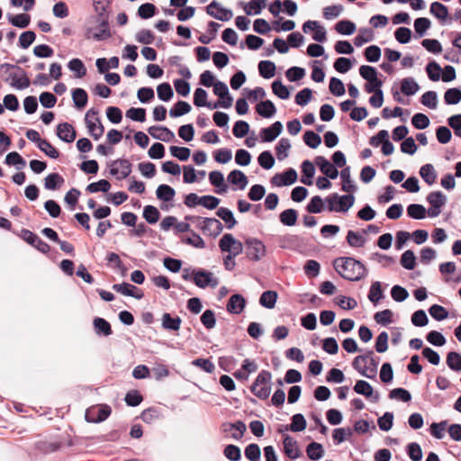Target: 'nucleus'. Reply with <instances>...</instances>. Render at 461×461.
Returning <instances> with one entry per match:
<instances>
[{
	"mask_svg": "<svg viewBox=\"0 0 461 461\" xmlns=\"http://www.w3.org/2000/svg\"><path fill=\"white\" fill-rule=\"evenodd\" d=\"M98 23L101 28L94 33H92V29H88L86 33V39L93 38L95 41H103L111 37L108 21L104 19Z\"/></svg>",
	"mask_w": 461,
	"mask_h": 461,
	"instance_id": "19",
	"label": "nucleus"
},
{
	"mask_svg": "<svg viewBox=\"0 0 461 461\" xmlns=\"http://www.w3.org/2000/svg\"><path fill=\"white\" fill-rule=\"evenodd\" d=\"M407 214L415 220H421L426 217V209L423 205L411 203L407 207Z\"/></svg>",
	"mask_w": 461,
	"mask_h": 461,
	"instance_id": "50",
	"label": "nucleus"
},
{
	"mask_svg": "<svg viewBox=\"0 0 461 461\" xmlns=\"http://www.w3.org/2000/svg\"><path fill=\"white\" fill-rule=\"evenodd\" d=\"M110 188H111L110 182L106 179H101L97 182L89 184L86 186V191L89 193H97V192L106 193L110 190Z\"/></svg>",
	"mask_w": 461,
	"mask_h": 461,
	"instance_id": "52",
	"label": "nucleus"
},
{
	"mask_svg": "<svg viewBox=\"0 0 461 461\" xmlns=\"http://www.w3.org/2000/svg\"><path fill=\"white\" fill-rule=\"evenodd\" d=\"M284 449L286 456L291 459H296L299 455V449L297 447V442L288 434L284 436Z\"/></svg>",
	"mask_w": 461,
	"mask_h": 461,
	"instance_id": "24",
	"label": "nucleus"
},
{
	"mask_svg": "<svg viewBox=\"0 0 461 461\" xmlns=\"http://www.w3.org/2000/svg\"><path fill=\"white\" fill-rule=\"evenodd\" d=\"M191 105L185 101H177L169 111V115L173 118L183 116L191 111Z\"/></svg>",
	"mask_w": 461,
	"mask_h": 461,
	"instance_id": "37",
	"label": "nucleus"
},
{
	"mask_svg": "<svg viewBox=\"0 0 461 461\" xmlns=\"http://www.w3.org/2000/svg\"><path fill=\"white\" fill-rule=\"evenodd\" d=\"M373 39H374V33L371 29H369V28L360 29L358 34L354 39V44L357 47H360L364 43L373 41Z\"/></svg>",
	"mask_w": 461,
	"mask_h": 461,
	"instance_id": "49",
	"label": "nucleus"
},
{
	"mask_svg": "<svg viewBox=\"0 0 461 461\" xmlns=\"http://www.w3.org/2000/svg\"><path fill=\"white\" fill-rule=\"evenodd\" d=\"M182 320L179 316H172L168 312H164L161 319V326L168 331H177L180 329Z\"/></svg>",
	"mask_w": 461,
	"mask_h": 461,
	"instance_id": "21",
	"label": "nucleus"
},
{
	"mask_svg": "<svg viewBox=\"0 0 461 461\" xmlns=\"http://www.w3.org/2000/svg\"><path fill=\"white\" fill-rule=\"evenodd\" d=\"M258 164L264 169H270L275 165V158L269 150L261 152L258 158Z\"/></svg>",
	"mask_w": 461,
	"mask_h": 461,
	"instance_id": "57",
	"label": "nucleus"
},
{
	"mask_svg": "<svg viewBox=\"0 0 461 461\" xmlns=\"http://www.w3.org/2000/svg\"><path fill=\"white\" fill-rule=\"evenodd\" d=\"M38 148L50 158H58L59 156V150L45 139L40 142Z\"/></svg>",
	"mask_w": 461,
	"mask_h": 461,
	"instance_id": "61",
	"label": "nucleus"
},
{
	"mask_svg": "<svg viewBox=\"0 0 461 461\" xmlns=\"http://www.w3.org/2000/svg\"><path fill=\"white\" fill-rule=\"evenodd\" d=\"M206 13L212 18L217 20L227 22L230 20L233 16V13L230 9H227L222 7L219 2L216 0L212 1L206 6Z\"/></svg>",
	"mask_w": 461,
	"mask_h": 461,
	"instance_id": "7",
	"label": "nucleus"
},
{
	"mask_svg": "<svg viewBox=\"0 0 461 461\" xmlns=\"http://www.w3.org/2000/svg\"><path fill=\"white\" fill-rule=\"evenodd\" d=\"M94 330L98 336H110L113 333L111 324L105 319L95 317L93 321Z\"/></svg>",
	"mask_w": 461,
	"mask_h": 461,
	"instance_id": "25",
	"label": "nucleus"
},
{
	"mask_svg": "<svg viewBox=\"0 0 461 461\" xmlns=\"http://www.w3.org/2000/svg\"><path fill=\"white\" fill-rule=\"evenodd\" d=\"M245 245L248 249V258L250 260L257 262L266 256V246L260 240L251 237L246 238Z\"/></svg>",
	"mask_w": 461,
	"mask_h": 461,
	"instance_id": "5",
	"label": "nucleus"
},
{
	"mask_svg": "<svg viewBox=\"0 0 461 461\" xmlns=\"http://www.w3.org/2000/svg\"><path fill=\"white\" fill-rule=\"evenodd\" d=\"M306 420L304 416L301 413H296L292 417V422L290 425H285V430H291L293 432H300L305 429L306 428Z\"/></svg>",
	"mask_w": 461,
	"mask_h": 461,
	"instance_id": "30",
	"label": "nucleus"
},
{
	"mask_svg": "<svg viewBox=\"0 0 461 461\" xmlns=\"http://www.w3.org/2000/svg\"><path fill=\"white\" fill-rule=\"evenodd\" d=\"M57 136L63 141L70 143L76 139L75 129L68 122H62L57 126Z\"/></svg>",
	"mask_w": 461,
	"mask_h": 461,
	"instance_id": "18",
	"label": "nucleus"
},
{
	"mask_svg": "<svg viewBox=\"0 0 461 461\" xmlns=\"http://www.w3.org/2000/svg\"><path fill=\"white\" fill-rule=\"evenodd\" d=\"M273 93L280 99L285 100L290 96L288 88L282 83L281 80L277 79L272 83Z\"/></svg>",
	"mask_w": 461,
	"mask_h": 461,
	"instance_id": "56",
	"label": "nucleus"
},
{
	"mask_svg": "<svg viewBox=\"0 0 461 461\" xmlns=\"http://www.w3.org/2000/svg\"><path fill=\"white\" fill-rule=\"evenodd\" d=\"M276 300L277 293L268 290L262 293L259 297V303L267 309H273L276 306Z\"/></svg>",
	"mask_w": 461,
	"mask_h": 461,
	"instance_id": "33",
	"label": "nucleus"
},
{
	"mask_svg": "<svg viewBox=\"0 0 461 461\" xmlns=\"http://www.w3.org/2000/svg\"><path fill=\"white\" fill-rule=\"evenodd\" d=\"M271 378L272 375L269 371H260L250 386L251 393L259 399H267L271 393Z\"/></svg>",
	"mask_w": 461,
	"mask_h": 461,
	"instance_id": "2",
	"label": "nucleus"
},
{
	"mask_svg": "<svg viewBox=\"0 0 461 461\" xmlns=\"http://www.w3.org/2000/svg\"><path fill=\"white\" fill-rule=\"evenodd\" d=\"M291 149L290 140L286 138L279 140L276 146V157L278 160H283L288 157V151Z\"/></svg>",
	"mask_w": 461,
	"mask_h": 461,
	"instance_id": "46",
	"label": "nucleus"
},
{
	"mask_svg": "<svg viewBox=\"0 0 461 461\" xmlns=\"http://www.w3.org/2000/svg\"><path fill=\"white\" fill-rule=\"evenodd\" d=\"M329 88L330 93L335 96H341L345 94L346 91L344 83L337 77L330 78Z\"/></svg>",
	"mask_w": 461,
	"mask_h": 461,
	"instance_id": "60",
	"label": "nucleus"
},
{
	"mask_svg": "<svg viewBox=\"0 0 461 461\" xmlns=\"http://www.w3.org/2000/svg\"><path fill=\"white\" fill-rule=\"evenodd\" d=\"M193 282L200 288H215L219 285V279L212 272L203 268L193 269Z\"/></svg>",
	"mask_w": 461,
	"mask_h": 461,
	"instance_id": "3",
	"label": "nucleus"
},
{
	"mask_svg": "<svg viewBox=\"0 0 461 461\" xmlns=\"http://www.w3.org/2000/svg\"><path fill=\"white\" fill-rule=\"evenodd\" d=\"M297 180V172L290 167L283 173L276 174L271 178V184L276 186L291 185Z\"/></svg>",
	"mask_w": 461,
	"mask_h": 461,
	"instance_id": "11",
	"label": "nucleus"
},
{
	"mask_svg": "<svg viewBox=\"0 0 461 461\" xmlns=\"http://www.w3.org/2000/svg\"><path fill=\"white\" fill-rule=\"evenodd\" d=\"M201 322L206 329H213L216 325V318L214 312L210 309L205 310L201 315Z\"/></svg>",
	"mask_w": 461,
	"mask_h": 461,
	"instance_id": "62",
	"label": "nucleus"
},
{
	"mask_svg": "<svg viewBox=\"0 0 461 461\" xmlns=\"http://www.w3.org/2000/svg\"><path fill=\"white\" fill-rule=\"evenodd\" d=\"M379 358L374 357V351L368 350L364 355L355 357L352 366L362 375L367 378H375L377 374Z\"/></svg>",
	"mask_w": 461,
	"mask_h": 461,
	"instance_id": "1",
	"label": "nucleus"
},
{
	"mask_svg": "<svg viewBox=\"0 0 461 461\" xmlns=\"http://www.w3.org/2000/svg\"><path fill=\"white\" fill-rule=\"evenodd\" d=\"M276 242L281 249H294L301 243V238L294 234H285L278 236Z\"/></svg>",
	"mask_w": 461,
	"mask_h": 461,
	"instance_id": "20",
	"label": "nucleus"
},
{
	"mask_svg": "<svg viewBox=\"0 0 461 461\" xmlns=\"http://www.w3.org/2000/svg\"><path fill=\"white\" fill-rule=\"evenodd\" d=\"M320 170L329 178L335 179L339 176L337 167L322 156H317L314 159Z\"/></svg>",
	"mask_w": 461,
	"mask_h": 461,
	"instance_id": "14",
	"label": "nucleus"
},
{
	"mask_svg": "<svg viewBox=\"0 0 461 461\" xmlns=\"http://www.w3.org/2000/svg\"><path fill=\"white\" fill-rule=\"evenodd\" d=\"M429 11L431 14L439 20H445L448 15L447 7L439 2L432 3Z\"/></svg>",
	"mask_w": 461,
	"mask_h": 461,
	"instance_id": "53",
	"label": "nucleus"
},
{
	"mask_svg": "<svg viewBox=\"0 0 461 461\" xmlns=\"http://www.w3.org/2000/svg\"><path fill=\"white\" fill-rule=\"evenodd\" d=\"M21 238L26 241L31 246L37 249L39 251H41L43 254H47L50 252V246L43 241L38 235H36L34 232L27 230L23 229L21 230Z\"/></svg>",
	"mask_w": 461,
	"mask_h": 461,
	"instance_id": "8",
	"label": "nucleus"
},
{
	"mask_svg": "<svg viewBox=\"0 0 461 461\" xmlns=\"http://www.w3.org/2000/svg\"><path fill=\"white\" fill-rule=\"evenodd\" d=\"M208 94L203 88H196L194 93V104L197 107H207L209 109H213V104L207 102Z\"/></svg>",
	"mask_w": 461,
	"mask_h": 461,
	"instance_id": "34",
	"label": "nucleus"
},
{
	"mask_svg": "<svg viewBox=\"0 0 461 461\" xmlns=\"http://www.w3.org/2000/svg\"><path fill=\"white\" fill-rule=\"evenodd\" d=\"M223 454L230 461H240L241 458L240 448L236 445H227L223 450Z\"/></svg>",
	"mask_w": 461,
	"mask_h": 461,
	"instance_id": "64",
	"label": "nucleus"
},
{
	"mask_svg": "<svg viewBox=\"0 0 461 461\" xmlns=\"http://www.w3.org/2000/svg\"><path fill=\"white\" fill-rule=\"evenodd\" d=\"M426 71L431 81H438L442 69L436 61H430L426 67Z\"/></svg>",
	"mask_w": 461,
	"mask_h": 461,
	"instance_id": "63",
	"label": "nucleus"
},
{
	"mask_svg": "<svg viewBox=\"0 0 461 461\" xmlns=\"http://www.w3.org/2000/svg\"><path fill=\"white\" fill-rule=\"evenodd\" d=\"M444 100L447 104H456L461 101V90L459 88H449L445 92Z\"/></svg>",
	"mask_w": 461,
	"mask_h": 461,
	"instance_id": "58",
	"label": "nucleus"
},
{
	"mask_svg": "<svg viewBox=\"0 0 461 461\" xmlns=\"http://www.w3.org/2000/svg\"><path fill=\"white\" fill-rule=\"evenodd\" d=\"M96 115H98V111L95 108H91L87 111L85 117L88 131L90 135L93 137V139L95 140H99L104 132V127L101 123L100 119L98 117L95 118L96 122H98V125L89 119L90 116Z\"/></svg>",
	"mask_w": 461,
	"mask_h": 461,
	"instance_id": "6",
	"label": "nucleus"
},
{
	"mask_svg": "<svg viewBox=\"0 0 461 461\" xmlns=\"http://www.w3.org/2000/svg\"><path fill=\"white\" fill-rule=\"evenodd\" d=\"M244 454L249 461H260V447L256 443L249 444L245 448Z\"/></svg>",
	"mask_w": 461,
	"mask_h": 461,
	"instance_id": "59",
	"label": "nucleus"
},
{
	"mask_svg": "<svg viewBox=\"0 0 461 461\" xmlns=\"http://www.w3.org/2000/svg\"><path fill=\"white\" fill-rule=\"evenodd\" d=\"M5 163L9 166H15L18 170L26 166L25 159L15 151H12L6 155Z\"/></svg>",
	"mask_w": 461,
	"mask_h": 461,
	"instance_id": "41",
	"label": "nucleus"
},
{
	"mask_svg": "<svg viewBox=\"0 0 461 461\" xmlns=\"http://www.w3.org/2000/svg\"><path fill=\"white\" fill-rule=\"evenodd\" d=\"M256 112L264 118H271L276 113V108L272 101L265 100L256 105Z\"/></svg>",
	"mask_w": 461,
	"mask_h": 461,
	"instance_id": "26",
	"label": "nucleus"
},
{
	"mask_svg": "<svg viewBox=\"0 0 461 461\" xmlns=\"http://www.w3.org/2000/svg\"><path fill=\"white\" fill-rule=\"evenodd\" d=\"M116 165H120L121 176H117V179H124L130 176L131 173V164L128 159L125 158H118L109 163L110 167V174L112 176H117L119 174V169L116 167Z\"/></svg>",
	"mask_w": 461,
	"mask_h": 461,
	"instance_id": "12",
	"label": "nucleus"
},
{
	"mask_svg": "<svg viewBox=\"0 0 461 461\" xmlns=\"http://www.w3.org/2000/svg\"><path fill=\"white\" fill-rule=\"evenodd\" d=\"M19 71L20 77H17V80L12 81L10 83L11 86L16 89H25L30 86L31 81L26 75V72L22 68H17Z\"/></svg>",
	"mask_w": 461,
	"mask_h": 461,
	"instance_id": "51",
	"label": "nucleus"
},
{
	"mask_svg": "<svg viewBox=\"0 0 461 461\" xmlns=\"http://www.w3.org/2000/svg\"><path fill=\"white\" fill-rule=\"evenodd\" d=\"M276 67L273 61L261 60L258 63L259 75L266 79L273 77L276 74Z\"/></svg>",
	"mask_w": 461,
	"mask_h": 461,
	"instance_id": "31",
	"label": "nucleus"
},
{
	"mask_svg": "<svg viewBox=\"0 0 461 461\" xmlns=\"http://www.w3.org/2000/svg\"><path fill=\"white\" fill-rule=\"evenodd\" d=\"M148 132L156 140L169 142L175 140L174 132L166 126H150Z\"/></svg>",
	"mask_w": 461,
	"mask_h": 461,
	"instance_id": "15",
	"label": "nucleus"
},
{
	"mask_svg": "<svg viewBox=\"0 0 461 461\" xmlns=\"http://www.w3.org/2000/svg\"><path fill=\"white\" fill-rule=\"evenodd\" d=\"M160 212L157 207L153 205H146L143 209V218L149 224H155L158 221Z\"/></svg>",
	"mask_w": 461,
	"mask_h": 461,
	"instance_id": "43",
	"label": "nucleus"
},
{
	"mask_svg": "<svg viewBox=\"0 0 461 461\" xmlns=\"http://www.w3.org/2000/svg\"><path fill=\"white\" fill-rule=\"evenodd\" d=\"M282 131L283 124L279 121L275 122L269 127L262 128L259 131L261 141L271 142L275 140L281 134Z\"/></svg>",
	"mask_w": 461,
	"mask_h": 461,
	"instance_id": "13",
	"label": "nucleus"
},
{
	"mask_svg": "<svg viewBox=\"0 0 461 461\" xmlns=\"http://www.w3.org/2000/svg\"><path fill=\"white\" fill-rule=\"evenodd\" d=\"M68 68L70 71L76 73V77L78 78H81L86 75V68L85 67V64L80 59L75 58L72 59L68 63Z\"/></svg>",
	"mask_w": 461,
	"mask_h": 461,
	"instance_id": "42",
	"label": "nucleus"
},
{
	"mask_svg": "<svg viewBox=\"0 0 461 461\" xmlns=\"http://www.w3.org/2000/svg\"><path fill=\"white\" fill-rule=\"evenodd\" d=\"M113 289L123 295L131 296L136 299H141L144 296L143 293L135 285L126 282L113 285Z\"/></svg>",
	"mask_w": 461,
	"mask_h": 461,
	"instance_id": "17",
	"label": "nucleus"
},
{
	"mask_svg": "<svg viewBox=\"0 0 461 461\" xmlns=\"http://www.w3.org/2000/svg\"><path fill=\"white\" fill-rule=\"evenodd\" d=\"M227 179L230 184L239 185V188L240 190L245 189V187L248 185L247 176L241 170L239 169H234L230 171V174L228 175Z\"/></svg>",
	"mask_w": 461,
	"mask_h": 461,
	"instance_id": "27",
	"label": "nucleus"
},
{
	"mask_svg": "<svg viewBox=\"0 0 461 461\" xmlns=\"http://www.w3.org/2000/svg\"><path fill=\"white\" fill-rule=\"evenodd\" d=\"M420 103L430 109H436L438 104V95L435 91H427L420 97Z\"/></svg>",
	"mask_w": 461,
	"mask_h": 461,
	"instance_id": "54",
	"label": "nucleus"
},
{
	"mask_svg": "<svg viewBox=\"0 0 461 461\" xmlns=\"http://www.w3.org/2000/svg\"><path fill=\"white\" fill-rule=\"evenodd\" d=\"M302 168V178L301 182L306 185H311L312 184V177L315 174L314 165L310 160H304L301 166Z\"/></svg>",
	"mask_w": 461,
	"mask_h": 461,
	"instance_id": "28",
	"label": "nucleus"
},
{
	"mask_svg": "<svg viewBox=\"0 0 461 461\" xmlns=\"http://www.w3.org/2000/svg\"><path fill=\"white\" fill-rule=\"evenodd\" d=\"M329 204V211L346 212V194L339 196L338 194H332L326 199Z\"/></svg>",
	"mask_w": 461,
	"mask_h": 461,
	"instance_id": "22",
	"label": "nucleus"
},
{
	"mask_svg": "<svg viewBox=\"0 0 461 461\" xmlns=\"http://www.w3.org/2000/svg\"><path fill=\"white\" fill-rule=\"evenodd\" d=\"M401 265L408 270H412L416 266V257L412 250L409 249L403 252L401 257Z\"/></svg>",
	"mask_w": 461,
	"mask_h": 461,
	"instance_id": "55",
	"label": "nucleus"
},
{
	"mask_svg": "<svg viewBox=\"0 0 461 461\" xmlns=\"http://www.w3.org/2000/svg\"><path fill=\"white\" fill-rule=\"evenodd\" d=\"M64 183V178L59 173L49 174L44 178V187L48 190H56Z\"/></svg>",
	"mask_w": 461,
	"mask_h": 461,
	"instance_id": "36",
	"label": "nucleus"
},
{
	"mask_svg": "<svg viewBox=\"0 0 461 461\" xmlns=\"http://www.w3.org/2000/svg\"><path fill=\"white\" fill-rule=\"evenodd\" d=\"M427 201L431 206L441 209L446 204L447 197L442 192L434 191L428 194Z\"/></svg>",
	"mask_w": 461,
	"mask_h": 461,
	"instance_id": "40",
	"label": "nucleus"
},
{
	"mask_svg": "<svg viewBox=\"0 0 461 461\" xmlns=\"http://www.w3.org/2000/svg\"><path fill=\"white\" fill-rule=\"evenodd\" d=\"M348 281H358L366 275V268L358 260L348 257Z\"/></svg>",
	"mask_w": 461,
	"mask_h": 461,
	"instance_id": "10",
	"label": "nucleus"
},
{
	"mask_svg": "<svg viewBox=\"0 0 461 461\" xmlns=\"http://www.w3.org/2000/svg\"><path fill=\"white\" fill-rule=\"evenodd\" d=\"M420 175L424 182L429 185H433L437 178V173L431 164L422 166L420 169Z\"/></svg>",
	"mask_w": 461,
	"mask_h": 461,
	"instance_id": "39",
	"label": "nucleus"
},
{
	"mask_svg": "<svg viewBox=\"0 0 461 461\" xmlns=\"http://www.w3.org/2000/svg\"><path fill=\"white\" fill-rule=\"evenodd\" d=\"M157 198L163 202H170L176 195V191L168 185H159L156 190Z\"/></svg>",
	"mask_w": 461,
	"mask_h": 461,
	"instance_id": "29",
	"label": "nucleus"
},
{
	"mask_svg": "<svg viewBox=\"0 0 461 461\" xmlns=\"http://www.w3.org/2000/svg\"><path fill=\"white\" fill-rule=\"evenodd\" d=\"M298 218V212L295 209H286L279 215L280 221L288 227L295 225Z\"/></svg>",
	"mask_w": 461,
	"mask_h": 461,
	"instance_id": "38",
	"label": "nucleus"
},
{
	"mask_svg": "<svg viewBox=\"0 0 461 461\" xmlns=\"http://www.w3.org/2000/svg\"><path fill=\"white\" fill-rule=\"evenodd\" d=\"M306 453L310 459L319 460L324 454L322 445L317 442H312L307 446Z\"/></svg>",
	"mask_w": 461,
	"mask_h": 461,
	"instance_id": "44",
	"label": "nucleus"
},
{
	"mask_svg": "<svg viewBox=\"0 0 461 461\" xmlns=\"http://www.w3.org/2000/svg\"><path fill=\"white\" fill-rule=\"evenodd\" d=\"M158 97L163 102H168L174 95L169 83H161L157 87Z\"/></svg>",
	"mask_w": 461,
	"mask_h": 461,
	"instance_id": "48",
	"label": "nucleus"
},
{
	"mask_svg": "<svg viewBox=\"0 0 461 461\" xmlns=\"http://www.w3.org/2000/svg\"><path fill=\"white\" fill-rule=\"evenodd\" d=\"M246 307V299L240 294H232L227 303L226 309L231 314H240Z\"/></svg>",
	"mask_w": 461,
	"mask_h": 461,
	"instance_id": "16",
	"label": "nucleus"
},
{
	"mask_svg": "<svg viewBox=\"0 0 461 461\" xmlns=\"http://www.w3.org/2000/svg\"><path fill=\"white\" fill-rule=\"evenodd\" d=\"M209 180L212 185L217 188V194L227 192L228 185L224 182L223 174L221 171L214 170L209 173Z\"/></svg>",
	"mask_w": 461,
	"mask_h": 461,
	"instance_id": "23",
	"label": "nucleus"
},
{
	"mask_svg": "<svg viewBox=\"0 0 461 461\" xmlns=\"http://www.w3.org/2000/svg\"><path fill=\"white\" fill-rule=\"evenodd\" d=\"M446 362L451 370L455 372L461 371V354L455 351L448 352Z\"/></svg>",
	"mask_w": 461,
	"mask_h": 461,
	"instance_id": "47",
	"label": "nucleus"
},
{
	"mask_svg": "<svg viewBox=\"0 0 461 461\" xmlns=\"http://www.w3.org/2000/svg\"><path fill=\"white\" fill-rule=\"evenodd\" d=\"M111 412L112 409L109 405L99 404L86 409L85 419L87 422L99 423L105 420Z\"/></svg>",
	"mask_w": 461,
	"mask_h": 461,
	"instance_id": "4",
	"label": "nucleus"
},
{
	"mask_svg": "<svg viewBox=\"0 0 461 461\" xmlns=\"http://www.w3.org/2000/svg\"><path fill=\"white\" fill-rule=\"evenodd\" d=\"M419 88V85L411 77L403 78L401 82V91L406 95H413Z\"/></svg>",
	"mask_w": 461,
	"mask_h": 461,
	"instance_id": "45",
	"label": "nucleus"
},
{
	"mask_svg": "<svg viewBox=\"0 0 461 461\" xmlns=\"http://www.w3.org/2000/svg\"><path fill=\"white\" fill-rule=\"evenodd\" d=\"M216 215L225 222L227 229H232L237 223L233 212L226 207L218 208Z\"/></svg>",
	"mask_w": 461,
	"mask_h": 461,
	"instance_id": "32",
	"label": "nucleus"
},
{
	"mask_svg": "<svg viewBox=\"0 0 461 461\" xmlns=\"http://www.w3.org/2000/svg\"><path fill=\"white\" fill-rule=\"evenodd\" d=\"M198 227L204 232L212 237L220 235L223 230L221 222L215 218H203Z\"/></svg>",
	"mask_w": 461,
	"mask_h": 461,
	"instance_id": "9",
	"label": "nucleus"
},
{
	"mask_svg": "<svg viewBox=\"0 0 461 461\" xmlns=\"http://www.w3.org/2000/svg\"><path fill=\"white\" fill-rule=\"evenodd\" d=\"M72 99L77 109H83L87 104L88 95L85 89L76 88L72 91Z\"/></svg>",
	"mask_w": 461,
	"mask_h": 461,
	"instance_id": "35",
	"label": "nucleus"
}]
</instances>
